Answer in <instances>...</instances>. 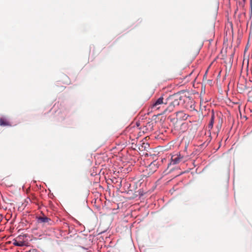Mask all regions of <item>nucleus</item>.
I'll return each instance as SVG.
<instances>
[{
	"mask_svg": "<svg viewBox=\"0 0 252 252\" xmlns=\"http://www.w3.org/2000/svg\"><path fill=\"white\" fill-rule=\"evenodd\" d=\"M182 97L181 105L188 109H194V101L191 97L186 96L184 93H182Z\"/></svg>",
	"mask_w": 252,
	"mask_h": 252,
	"instance_id": "3",
	"label": "nucleus"
},
{
	"mask_svg": "<svg viewBox=\"0 0 252 252\" xmlns=\"http://www.w3.org/2000/svg\"><path fill=\"white\" fill-rule=\"evenodd\" d=\"M215 118H216V117L215 116L214 112H213L212 113L211 119L210 120V122H209V124L208 125V128L210 129H212L213 127V124L214 123V121H215Z\"/></svg>",
	"mask_w": 252,
	"mask_h": 252,
	"instance_id": "10",
	"label": "nucleus"
},
{
	"mask_svg": "<svg viewBox=\"0 0 252 252\" xmlns=\"http://www.w3.org/2000/svg\"><path fill=\"white\" fill-rule=\"evenodd\" d=\"M167 101L166 97L163 95L153 100L150 106L151 112L158 111L159 112L158 115H162L167 113Z\"/></svg>",
	"mask_w": 252,
	"mask_h": 252,
	"instance_id": "1",
	"label": "nucleus"
},
{
	"mask_svg": "<svg viewBox=\"0 0 252 252\" xmlns=\"http://www.w3.org/2000/svg\"><path fill=\"white\" fill-rule=\"evenodd\" d=\"M158 168L157 163L155 161L151 163L146 169V171L148 172V175L150 176L156 172Z\"/></svg>",
	"mask_w": 252,
	"mask_h": 252,
	"instance_id": "7",
	"label": "nucleus"
},
{
	"mask_svg": "<svg viewBox=\"0 0 252 252\" xmlns=\"http://www.w3.org/2000/svg\"><path fill=\"white\" fill-rule=\"evenodd\" d=\"M23 236H19L16 239L13 240V244L16 246L23 247L26 245L25 242L23 240Z\"/></svg>",
	"mask_w": 252,
	"mask_h": 252,
	"instance_id": "8",
	"label": "nucleus"
},
{
	"mask_svg": "<svg viewBox=\"0 0 252 252\" xmlns=\"http://www.w3.org/2000/svg\"><path fill=\"white\" fill-rule=\"evenodd\" d=\"M182 93L179 92L166 97L167 113L172 112L176 106L182 104Z\"/></svg>",
	"mask_w": 252,
	"mask_h": 252,
	"instance_id": "2",
	"label": "nucleus"
},
{
	"mask_svg": "<svg viewBox=\"0 0 252 252\" xmlns=\"http://www.w3.org/2000/svg\"><path fill=\"white\" fill-rule=\"evenodd\" d=\"M243 0L244 1H245V0Z\"/></svg>",
	"mask_w": 252,
	"mask_h": 252,
	"instance_id": "11",
	"label": "nucleus"
},
{
	"mask_svg": "<svg viewBox=\"0 0 252 252\" xmlns=\"http://www.w3.org/2000/svg\"><path fill=\"white\" fill-rule=\"evenodd\" d=\"M188 117L189 115L186 114L184 111H178L176 113V122L186 120Z\"/></svg>",
	"mask_w": 252,
	"mask_h": 252,
	"instance_id": "5",
	"label": "nucleus"
},
{
	"mask_svg": "<svg viewBox=\"0 0 252 252\" xmlns=\"http://www.w3.org/2000/svg\"><path fill=\"white\" fill-rule=\"evenodd\" d=\"M0 126H10V123L5 118H0Z\"/></svg>",
	"mask_w": 252,
	"mask_h": 252,
	"instance_id": "9",
	"label": "nucleus"
},
{
	"mask_svg": "<svg viewBox=\"0 0 252 252\" xmlns=\"http://www.w3.org/2000/svg\"><path fill=\"white\" fill-rule=\"evenodd\" d=\"M37 222L38 223H41L43 225L45 226L51 225L53 222L49 218L44 215L38 217L37 218Z\"/></svg>",
	"mask_w": 252,
	"mask_h": 252,
	"instance_id": "4",
	"label": "nucleus"
},
{
	"mask_svg": "<svg viewBox=\"0 0 252 252\" xmlns=\"http://www.w3.org/2000/svg\"><path fill=\"white\" fill-rule=\"evenodd\" d=\"M184 160V156H181L180 154H175L171 157V163L172 164H176L183 161Z\"/></svg>",
	"mask_w": 252,
	"mask_h": 252,
	"instance_id": "6",
	"label": "nucleus"
}]
</instances>
